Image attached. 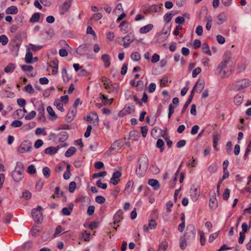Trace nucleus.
Returning <instances> with one entry per match:
<instances>
[{
  "instance_id": "obj_36",
  "label": "nucleus",
  "mask_w": 251,
  "mask_h": 251,
  "mask_svg": "<svg viewBox=\"0 0 251 251\" xmlns=\"http://www.w3.org/2000/svg\"><path fill=\"white\" fill-rule=\"evenodd\" d=\"M218 24H222L226 20V16L224 13H221L217 16Z\"/></svg>"
},
{
  "instance_id": "obj_19",
  "label": "nucleus",
  "mask_w": 251,
  "mask_h": 251,
  "mask_svg": "<svg viewBox=\"0 0 251 251\" xmlns=\"http://www.w3.org/2000/svg\"><path fill=\"white\" fill-rule=\"evenodd\" d=\"M101 59L104 63V66L105 68H108L111 64L110 56L107 54H103L101 56Z\"/></svg>"
},
{
  "instance_id": "obj_27",
  "label": "nucleus",
  "mask_w": 251,
  "mask_h": 251,
  "mask_svg": "<svg viewBox=\"0 0 251 251\" xmlns=\"http://www.w3.org/2000/svg\"><path fill=\"white\" fill-rule=\"evenodd\" d=\"M243 96L242 95H237L234 97V103L237 105H240L243 101Z\"/></svg>"
},
{
  "instance_id": "obj_18",
  "label": "nucleus",
  "mask_w": 251,
  "mask_h": 251,
  "mask_svg": "<svg viewBox=\"0 0 251 251\" xmlns=\"http://www.w3.org/2000/svg\"><path fill=\"white\" fill-rule=\"evenodd\" d=\"M134 185V182L133 180H129L127 182L126 184V187L124 190V193L126 194H128L133 191V187Z\"/></svg>"
},
{
  "instance_id": "obj_64",
  "label": "nucleus",
  "mask_w": 251,
  "mask_h": 251,
  "mask_svg": "<svg viewBox=\"0 0 251 251\" xmlns=\"http://www.w3.org/2000/svg\"><path fill=\"white\" fill-rule=\"evenodd\" d=\"M156 89V84L154 83H151L148 87V90L150 93H153Z\"/></svg>"
},
{
  "instance_id": "obj_13",
  "label": "nucleus",
  "mask_w": 251,
  "mask_h": 251,
  "mask_svg": "<svg viewBox=\"0 0 251 251\" xmlns=\"http://www.w3.org/2000/svg\"><path fill=\"white\" fill-rule=\"evenodd\" d=\"M204 87V82L203 80H198L195 84L193 88V91L197 93H200L203 90Z\"/></svg>"
},
{
  "instance_id": "obj_59",
  "label": "nucleus",
  "mask_w": 251,
  "mask_h": 251,
  "mask_svg": "<svg viewBox=\"0 0 251 251\" xmlns=\"http://www.w3.org/2000/svg\"><path fill=\"white\" fill-rule=\"evenodd\" d=\"M95 207L93 205H90L87 209V213L88 215L91 216L92 215L95 211Z\"/></svg>"
},
{
  "instance_id": "obj_31",
  "label": "nucleus",
  "mask_w": 251,
  "mask_h": 251,
  "mask_svg": "<svg viewBox=\"0 0 251 251\" xmlns=\"http://www.w3.org/2000/svg\"><path fill=\"white\" fill-rule=\"evenodd\" d=\"M110 149L113 151H118L121 149L120 143L119 141H115L111 146Z\"/></svg>"
},
{
  "instance_id": "obj_14",
  "label": "nucleus",
  "mask_w": 251,
  "mask_h": 251,
  "mask_svg": "<svg viewBox=\"0 0 251 251\" xmlns=\"http://www.w3.org/2000/svg\"><path fill=\"white\" fill-rule=\"evenodd\" d=\"M122 174L119 171L115 172L112 175V177L111 178L110 182L113 185H116L120 181V177H121Z\"/></svg>"
},
{
  "instance_id": "obj_2",
  "label": "nucleus",
  "mask_w": 251,
  "mask_h": 251,
  "mask_svg": "<svg viewBox=\"0 0 251 251\" xmlns=\"http://www.w3.org/2000/svg\"><path fill=\"white\" fill-rule=\"evenodd\" d=\"M24 166L22 162H18L15 170L12 172V177L16 182H19L24 177Z\"/></svg>"
},
{
  "instance_id": "obj_38",
  "label": "nucleus",
  "mask_w": 251,
  "mask_h": 251,
  "mask_svg": "<svg viewBox=\"0 0 251 251\" xmlns=\"http://www.w3.org/2000/svg\"><path fill=\"white\" fill-rule=\"evenodd\" d=\"M54 105L56 106V108L59 110L61 111V112L64 111L63 103L59 101L58 100H55Z\"/></svg>"
},
{
  "instance_id": "obj_60",
  "label": "nucleus",
  "mask_w": 251,
  "mask_h": 251,
  "mask_svg": "<svg viewBox=\"0 0 251 251\" xmlns=\"http://www.w3.org/2000/svg\"><path fill=\"white\" fill-rule=\"evenodd\" d=\"M201 42L200 40L196 39L193 42V48L194 49H198L200 48Z\"/></svg>"
},
{
  "instance_id": "obj_23",
  "label": "nucleus",
  "mask_w": 251,
  "mask_h": 251,
  "mask_svg": "<svg viewBox=\"0 0 251 251\" xmlns=\"http://www.w3.org/2000/svg\"><path fill=\"white\" fill-rule=\"evenodd\" d=\"M101 80L105 89L107 90L110 88L111 82L108 78L105 76H103L101 77Z\"/></svg>"
},
{
  "instance_id": "obj_6",
  "label": "nucleus",
  "mask_w": 251,
  "mask_h": 251,
  "mask_svg": "<svg viewBox=\"0 0 251 251\" xmlns=\"http://www.w3.org/2000/svg\"><path fill=\"white\" fill-rule=\"evenodd\" d=\"M142 168L143 171L147 170L149 166V159L147 156L143 155L138 160V166Z\"/></svg>"
},
{
  "instance_id": "obj_1",
  "label": "nucleus",
  "mask_w": 251,
  "mask_h": 251,
  "mask_svg": "<svg viewBox=\"0 0 251 251\" xmlns=\"http://www.w3.org/2000/svg\"><path fill=\"white\" fill-rule=\"evenodd\" d=\"M218 69L219 70V74L222 77L228 76L232 71V63L230 58L225 56L223 60L219 64Z\"/></svg>"
},
{
  "instance_id": "obj_48",
  "label": "nucleus",
  "mask_w": 251,
  "mask_h": 251,
  "mask_svg": "<svg viewBox=\"0 0 251 251\" xmlns=\"http://www.w3.org/2000/svg\"><path fill=\"white\" fill-rule=\"evenodd\" d=\"M167 248L168 243L166 242H163L159 245L158 251H165Z\"/></svg>"
},
{
  "instance_id": "obj_42",
  "label": "nucleus",
  "mask_w": 251,
  "mask_h": 251,
  "mask_svg": "<svg viewBox=\"0 0 251 251\" xmlns=\"http://www.w3.org/2000/svg\"><path fill=\"white\" fill-rule=\"evenodd\" d=\"M36 115V113L34 111H32L29 112L27 115L25 117V120H30L34 118Z\"/></svg>"
},
{
  "instance_id": "obj_57",
  "label": "nucleus",
  "mask_w": 251,
  "mask_h": 251,
  "mask_svg": "<svg viewBox=\"0 0 251 251\" xmlns=\"http://www.w3.org/2000/svg\"><path fill=\"white\" fill-rule=\"evenodd\" d=\"M23 197L26 200H29L31 197V194L29 191L26 190L23 192Z\"/></svg>"
},
{
  "instance_id": "obj_29",
  "label": "nucleus",
  "mask_w": 251,
  "mask_h": 251,
  "mask_svg": "<svg viewBox=\"0 0 251 251\" xmlns=\"http://www.w3.org/2000/svg\"><path fill=\"white\" fill-rule=\"evenodd\" d=\"M76 150L75 147H72L70 148L65 152L66 157H69L73 155L76 152Z\"/></svg>"
},
{
  "instance_id": "obj_52",
  "label": "nucleus",
  "mask_w": 251,
  "mask_h": 251,
  "mask_svg": "<svg viewBox=\"0 0 251 251\" xmlns=\"http://www.w3.org/2000/svg\"><path fill=\"white\" fill-rule=\"evenodd\" d=\"M134 111V108L130 106L126 107L123 110V113L125 114H129Z\"/></svg>"
},
{
  "instance_id": "obj_62",
  "label": "nucleus",
  "mask_w": 251,
  "mask_h": 251,
  "mask_svg": "<svg viewBox=\"0 0 251 251\" xmlns=\"http://www.w3.org/2000/svg\"><path fill=\"white\" fill-rule=\"evenodd\" d=\"M72 210V208L69 209L67 207H64L62 210V212L64 215L68 216L71 214V211Z\"/></svg>"
},
{
  "instance_id": "obj_43",
  "label": "nucleus",
  "mask_w": 251,
  "mask_h": 251,
  "mask_svg": "<svg viewBox=\"0 0 251 251\" xmlns=\"http://www.w3.org/2000/svg\"><path fill=\"white\" fill-rule=\"evenodd\" d=\"M24 89L25 91L29 94H33L34 92V90L30 84L26 85Z\"/></svg>"
},
{
  "instance_id": "obj_33",
  "label": "nucleus",
  "mask_w": 251,
  "mask_h": 251,
  "mask_svg": "<svg viewBox=\"0 0 251 251\" xmlns=\"http://www.w3.org/2000/svg\"><path fill=\"white\" fill-rule=\"evenodd\" d=\"M102 14L100 13H98L93 15V17L89 20L88 24H91L93 20L95 21H98L102 18Z\"/></svg>"
},
{
  "instance_id": "obj_25",
  "label": "nucleus",
  "mask_w": 251,
  "mask_h": 251,
  "mask_svg": "<svg viewBox=\"0 0 251 251\" xmlns=\"http://www.w3.org/2000/svg\"><path fill=\"white\" fill-rule=\"evenodd\" d=\"M58 148L53 147H50L45 150V153L48 154H54L57 152Z\"/></svg>"
},
{
  "instance_id": "obj_24",
  "label": "nucleus",
  "mask_w": 251,
  "mask_h": 251,
  "mask_svg": "<svg viewBox=\"0 0 251 251\" xmlns=\"http://www.w3.org/2000/svg\"><path fill=\"white\" fill-rule=\"evenodd\" d=\"M5 12L7 14H16L18 13V10L16 6H11L7 8Z\"/></svg>"
},
{
  "instance_id": "obj_54",
  "label": "nucleus",
  "mask_w": 251,
  "mask_h": 251,
  "mask_svg": "<svg viewBox=\"0 0 251 251\" xmlns=\"http://www.w3.org/2000/svg\"><path fill=\"white\" fill-rule=\"evenodd\" d=\"M29 46L30 47L31 50L34 51L40 50L43 48L42 46H35L32 44H29Z\"/></svg>"
},
{
  "instance_id": "obj_32",
  "label": "nucleus",
  "mask_w": 251,
  "mask_h": 251,
  "mask_svg": "<svg viewBox=\"0 0 251 251\" xmlns=\"http://www.w3.org/2000/svg\"><path fill=\"white\" fill-rule=\"evenodd\" d=\"M15 68V65L13 63H9L6 67H5L4 71L5 73H12Z\"/></svg>"
},
{
  "instance_id": "obj_7",
  "label": "nucleus",
  "mask_w": 251,
  "mask_h": 251,
  "mask_svg": "<svg viewBox=\"0 0 251 251\" xmlns=\"http://www.w3.org/2000/svg\"><path fill=\"white\" fill-rule=\"evenodd\" d=\"M190 193L191 199L194 201H196L200 196V190L199 188L193 186L190 189Z\"/></svg>"
},
{
  "instance_id": "obj_35",
  "label": "nucleus",
  "mask_w": 251,
  "mask_h": 251,
  "mask_svg": "<svg viewBox=\"0 0 251 251\" xmlns=\"http://www.w3.org/2000/svg\"><path fill=\"white\" fill-rule=\"evenodd\" d=\"M130 57L134 61H138L141 58V55L138 52H134L131 54Z\"/></svg>"
},
{
  "instance_id": "obj_63",
  "label": "nucleus",
  "mask_w": 251,
  "mask_h": 251,
  "mask_svg": "<svg viewBox=\"0 0 251 251\" xmlns=\"http://www.w3.org/2000/svg\"><path fill=\"white\" fill-rule=\"evenodd\" d=\"M216 39L218 42L220 44H223L225 43V38L221 35H218L216 37Z\"/></svg>"
},
{
  "instance_id": "obj_39",
  "label": "nucleus",
  "mask_w": 251,
  "mask_h": 251,
  "mask_svg": "<svg viewBox=\"0 0 251 251\" xmlns=\"http://www.w3.org/2000/svg\"><path fill=\"white\" fill-rule=\"evenodd\" d=\"M220 136L219 135L216 134L213 136V147L216 150H217V146L218 145V142L219 140H220Z\"/></svg>"
},
{
  "instance_id": "obj_55",
  "label": "nucleus",
  "mask_w": 251,
  "mask_h": 251,
  "mask_svg": "<svg viewBox=\"0 0 251 251\" xmlns=\"http://www.w3.org/2000/svg\"><path fill=\"white\" fill-rule=\"evenodd\" d=\"M21 68L24 71H27V72H30V71H32L33 70V68L32 66H29V65H22L21 66Z\"/></svg>"
},
{
  "instance_id": "obj_3",
  "label": "nucleus",
  "mask_w": 251,
  "mask_h": 251,
  "mask_svg": "<svg viewBox=\"0 0 251 251\" xmlns=\"http://www.w3.org/2000/svg\"><path fill=\"white\" fill-rule=\"evenodd\" d=\"M42 210V207L41 206H38L36 208L32 210V217L36 223H41L43 220Z\"/></svg>"
},
{
  "instance_id": "obj_37",
  "label": "nucleus",
  "mask_w": 251,
  "mask_h": 251,
  "mask_svg": "<svg viewBox=\"0 0 251 251\" xmlns=\"http://www.w3.org/2000/svg\"><path fill=\"white\" fill-rule=\"evenodd\" d=\"M164 146V142L161 139H158L156 142V147L160 149V152H162L163 151V147Z\"/></svg>"
},
{
  "instance_id": "obj_49",
  "label": "nucleus",
  "mask_w": 251,
  "mask_h": 251,
  "mask_svg": "<svg viewBox=\"0 0 251 251\" xmlns=\"http://www.w3.org/2000/svg\"><path fill=\"white\" fill-rule=\"evenodd\" d=\"M23 125V123L19 120H15L12 122L11 124V126L14 127H18L22 126Z\"/></svg>"
},
{
  "instance_id": "obj_30",
  "label": "nucleus",
  "mask_w": 251,
  "mask_h": 251,
  "mask_svg": "<svg viewBox=\"0 0 251 251\" xmlns=\"http://www.w3.org/2000/svg\"><path fill=\"white\" fill-rule=\"evenodd\" d=\"M40 18V14L39 13H35L33 14L29 20L31 23H35L39 21Z\"/></svg>"
},
{
  "instance_id": "obj_8",
  "label": "nucleus",
  "mask_w": 251,
  "mask_h": 251,
  "mask_svg": "<svg viewBox=\"0 0 251 251\" xmlns=\"http://www.w3.org/2000/svg\"><path fill=\"white\" fill-rule=\"evenodd\" d=\"M162 6V4H161L160 6L157 5H152L148 7L147 8L143 9V13L145 14L149 13H152L156 12L158 11V9H160Z\"/></svg>"
},
{
  "instance_id": "obj_11",
  "label": "nucleus",
  "mask_w": 251,
  "mask_h": 251,
  "mask_svg": "<svg viewBox=\"0 0 251 251\" xmlns=\"http://www.w3.org/2000/svg\"><path fill=\"white\" fill-rule=\"evenodd\" d=\"M89 50V46L86 44H83L77 48L76 52L78 54L83 55L87 53Z\"/></svg>"
},
{
  "instance_id": "obj_12",
  "label": "nucleus",
  "mask_w": 251,
  "mask_h": 251,
  "mask_svg": "<svg viewBox=\"0 0 251 251\" xmlns=\"http://www.w3.org/2000/svg\"><path fill=\"white\" fill-rule=\"evenodd\" d=\"M72 2V0H66L62 4L60 8V13L62 15L64 14L70 8Z\"/></svg>"
},
{
  "instance_id": "obj_10",
  "label": "nucleus",
  "mask_w": 251,
  "mask_h": 251,
  "mask_svg": "<svg viewBox=\"0 0 251 251\" xmlns=\"http://www.w3.org/2000/svg\"><path fill=\"white\" fill-rule=\"evenodd\" d=\"M122 40L124 41L123 44L124 47L127 48L130 44L134 41L135 38L133 35L129 33L125 37L122 38Z\"/></svg>"
},
{
  "instance_id": "obj_15",
  "label": "nucleus",
  "mask_w": 251,
  "mask_h": 251,
  "mask_svg": "<svg viewBox=\"0 0 251 251\" xmlns=\"http://www.w3.org/2000/svg\"><path fill=\"white\" fill-rule=\"evenodd\" d=\"M76 108L75 107H72L70 109L66 116L67 120L69 121H72L76 114Z\"/></svg>"
},
{
  "instance_id": "obj_26",
  "label": "nucleus",
  "mask_w": 251,
  "mask_h": 251,
  "mask_svg": "<svg viewBox=\"0 0 251 251\" xmlns=\"http://www.w3.org/2000/svg\"><path fill=\"white\" fill-rule=\"evenodd\" d=\"M33 55L32 52L29 50V49L27 50V52L25 56V61L27 63H31L32 61Z\"/></svg>"
},
{
  "instance_id": "obj_22",
  "label": "nucleus",
  "mask_w": 251,
  "mask_h": 251,
  "mask_svg": "<svg viewBox=\"0 0 251 251\" xmlns=\"http://www.w3.org/2000/svg\"><path fill=\"white\" fill-rule=\"evenodd\" d=\"M119 27L121 28V31L123 33H126L128 32V23L126 21H123L120 25Z\"/></svg>"
},
{
  "instance_id": "obj_9",
  "label": "nucleus",
  "mask_w": 251,
  "mask_h": 251,
  "mask_svg": "<svg viewBox=\"0 0 251 251\" xmlns=\"http://www.w3.org/2000/svg\"><path fill=\"white\" fill-rule=\"evenodd\" d=\"M84 120L87 122L93 124L98 123L99 121L98 114L95 112L91 113L89 115L84 118Z\"/></svg>"
},
{
  "instance_id": "obj_45",
  "label": "nucleus",
  "mask_w": 251,
  "mask_h": 251,
  "mask_svg": "<svg viewBox=\"0 0 251 251\" xmlns=\"http://www.w3.org/2000/svg\"><path fill=\"white\" fill-rule=\"evenodd\" d=\"M40 231V228L38 226H34L31 229V232L33 235L36 236Z\"/></svg>"
},
{
  "instance_id": "obj_40",
  "label": "nucleus",
  "mask_w": 251,
  "mask_h": 251,
  "mask_svg": "<svg viewBox=\"0 0 251 251\" xmlns=\"http://www.w3.org/2000/svg\"><path fill=\"white\" fill-rule=\"evenodd\" d=\"M8 42V39L5 35L0 36V43H1L3 46L6 45Z\"/></svg>"
},
{
  "instance_id": "obj_21",
  "label": "nucleus",
  "mask_w": 251,
  "mask_h": 251,
  "mask_svg": "<svg viewBox=\"0 0 251 251\" xmlns=\"http://www.w3.org/2000/svg\"><path fill=\"white\" fill-rule=\"evenodd\" d=\"M148 184L153 187L155 190H157L159 188L160 184L157 180L154 179H150L148 180Z\"/></svg>"
},
{
  "instance_id": "obj_16",
  "label": "nucleus",
  "mask_w": 251,
  "mask_h": 251,
  "mask_svg": "<svg viewBox=\"0 0 251 251\" xmlns=\"http://www.w3.org/2000/svg\"><path fill=\"white\" fill-rule=\"evenodd\" d=\"M209 205L211 209H215L217 207L218 202L216 198L215 194L214 193L209 200Z\"/></svg>"
},
{
  "instance_id": "obj_50",
  "label": "nucleus",
  "mask_w": 251,
  "mask_h": 251,
  "mask_svg": "<svg viewBox=\"0 0 251 251\" xmlns=\"http://www.w3.org/2000/svg\"><path fill=\"white\" fill-rule=\"evenodd\" d=\"M12 214L11 213H6L4 216V221L5 223L8 224L10 223L11 218H12Z\"/></svg>"
},
{
  "instance_id": "obj_4",
  "label": "nucleus",
  "mask_w": 251,
  "mask_h": 251,
  "mask_svg": "<svg viewBox=\"0 0 251 251\" xmlns=\"http://www.w3.org/2000/svg\"><path fill=\"white\" fill-rule=\"evenodd\" d=\"M32 148V144L27 140H25L21 143L17 151L19 153H24L30 151Z\"/></svg>"
},
{
  "instance_id": "obj_28",
  "label": "nucleus",
  "mask_w": 251,
  "mask_h": 251,
  "mask_svg": "<svg viewBox=\"0 0 251 251\" xmlns=\"http://www.w3.org/2000/svg\"><path fill=\"white\" fill-rule=\"evenodd\" d=\"M38 111V120L42 122H45L46 120V118L44 116V108L42 107H41V108H39Z\"/></svg>"
},
{
  "instance_id": "obj_17",
  "label": "nucleus",
  "mask_w": 251,
  "mask_h": 251,
  "mask_svg": "<svg viewBox=\"0 0 251 251\" xmlns=\"http://www.w3.org/2000/svg\"><path fill=\"white\" fill-rule=\"evenodd\" d=\"M123 212L121 210H118L114 216V224H116L120 222L123 219Z\"/></svg>"
},
{
  "instance_id": "obj_5",
  "label": "nucleus",
  "mask_w": 251,
  "mask_h": 251,
  "mask_svg": "<svg viewBox=\"0 0 251 251\" xmlns=\"http://www.w3.org/2000/svg\"><path fill=\"white\" fill-rule=\"evenodd\" d=\"M251 84V81L248 79H243L236 82L235 86L238 90L244 89Z\"/></svg>"
},
{
  "instance_id": "obj_58",
  "label": "nucleus",
  "mask_w": 251,
  "mask_h": 251,
  "mask_svg": "<svg viewBox=\"0 0 251 251\" xmlns=\"http://www.w3.org/2000/svg\"><path fill=\"white\" fill-rule=\"evenodd\" d=\"M159 55L156 53H154L152 56L151 61L152 63H155L159 61Z\"/></svg>"
},
{
  "instance_id": "obj_41",
  "label": "nucleus",
  "mask_w": 251,
  "mask_h": 251,
  "mask_svg": "<svg viewBox=\"0 0 251 251\" xmlns=\"http://www.w3.org/2000/svg\"><path fill=\"white\" fill-rule=\"evenodd\" d=\"M47 111L49 113V114L52 117H53L54 119H56L57 118V115L55 114V112L52 108V107L50 106H48L47 107Z\"/></svg>"
},
{
  "instance_id": "obj_20",
  "label": "nucleus",
  "mask_w": 251,
  "mask_h": 251,
  "mask_svg": "<svg viewBox=\"0 0 251 251\" xmlns=\"http://www.w3.org/2000/svg\"><path fill=\"white\" fill-rule=\"evenodd\" d=\"M153 25L152 24H149L142 27L140 29V32L142 34L146 33L151 31L153 28Z\"/></svg>"
},
{
  "instance_id": "obj_56",
  "label": "nucleus",
  "mask_w": 251,
  "mask_h": 251,
  "mask_svg": "<svg viewBox=\"0 0 251 251\" xmlns=\"http://www.w3.org/2000/svg\"><path fill=\"white\" fill-rule=\"evenodd\" d=\"M43 173L46 178L50 176V170L48 167H45L43 169Z\"/></svg>"
},
{
  "instance_id": "obj_47",
  "label": "nucleus",
  "mask_w": 251,
  "mask_h": 251,
  "mask_svg": "<svg viewBox=\"0 0 251 251\" xmlns=\"http://www.w3.org/2000/svg\"><path fill=\"white\" fill-rule=\"evenodd\" d=\"M35 134L36 135L43 134L44 135H46L47 134L46 132L45 131V129L42 128H36L35 130Z\"/></svg>"
},
{
  "instance_id": "obj_46",
  "label": "nucleus",
  "mask_w": 251,
  "mask_h": 251,
  "mask_svg": "<svg viewBox=\"0 0 251 251\" xmlns=\"http://www.w3.org/2000/svg\"><path fill=\"white\" fill-rule=\"evenodd\" d=\"M157 226V223L154 219H151L149 223L148 226L150 229H154Z\"/></svg>"
},
{
  "instance_id": "obj_61",
  "label": "nucleus",
  "mask_w": 251,
  "mask_h": 251,
  "mask_svg": "<svg viewBox=\"0 0 251 251\" xmlns=\"http://www.w3.org/2000/svg\"><path fill=\"white\" fill-rule=\"evenodd\" d=\"M76 188V183L74 181H72L69 184V191L71 193H73Z\"/></svg>"
},
{
  "instance_id": "obj_44",
  "label": "nucleus",
  "mask_w": 251,
  "mask_h": 251,
  "mask_svg": "<svg viewBox=\"0 0 251 251\" xmlns=\"http://www.w3.org/2000/svg\"><path fill=\"white\" fill-rule=\"evenodd\" d=\"M146 172V170L143 171L142 168L140 167V166H138V167L136 170V173L137 175H139L140 176H143L145 173Z\"/></svg>"
},
{
  "instance_id": "obj_51",
  "label": "nucleus",
  "mask_w": 251,
  "mask_h": 251,
  "mask_svg": "<svg viewBox=\"0 0 251 251\" xmlns=\"http://www.w3.org/2000/svg\"><path fill=\"white\" fill-rule=\"evenodd\" d=\"M90 233L87 231H84L82 233V237L83 238L85 241H88L90 238Z\"/></svg>"
},
{
  "instance_id": "obj_34",
  "label": "nucleus",
  "mask_w": 251,
  "mask_h": 251,
  "mask_svg": "<svg viewBox=\"0 0 251 251\" xmlns=\"http://www.w3.org/2000/svg\"><path fill=\"white\" fill-rule=\"evenodd\" d=\"M202 50L204 53L207 54L209 55H211V51L209 50V48L207 44L203 43L202 45Z\"/></svg>"
},
{
  "instance_id": "obj_53",
  "label": "nucleus",
  "mask_w": 251,
  "mask_h": 251,
  "mask_svg": "<svg viewBox=\"0 0 251 251\" xmlns=\"http://www.w3.org/2000/svg\"><path fill=\"white\" fill-rule=\"evenodd\" d=\"M95 200L97 203L100 204L103 203L105 201V198L103 196H97L96 197Z\"/></svg>"
}]
</instances>
